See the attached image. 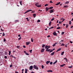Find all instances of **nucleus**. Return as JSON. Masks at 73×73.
I'll list each match as a JSON object with an SVG mask.
<instances>
[{
    "instance_id": "1",
    "label": "nucleus",
    "mask_w": 73,
    "mask_h": 73,
    "mask_svg": "<svg viewBox=\"0 0 73 73\" xmlns=\"http://www.w3.org/2000/svg\"><path fill=\"white\" fill-rule=\"evenodd\" d=\"M35 5L36 7H38V8L41 7V5H38V3H35Z\"/></svg>"
},
{
    "instance_id": "2",
    "label": "nucleus",
    "mask_w": 73,
    "mask_h": 73,
    "mask_svg": "<svg viewBox=\"0 0 73 73\" xmlns=\"http://www.w3.org/2000/svg\"><path fill=\"white\" fill-rule=\"evenodd\" d=\"M33 68L35 69H36L37 70H38V67L36 66V65H34Z\"/></svg>"
},
{
    "instance_id": "3",
    "label": "nucleus",
    "mask_w": 73,
    "mask_h": 73,
    "mask_svg": "<svg viewBox=\"0 0 73 73\" xmlns=\"http://www.w3.org/2000/svg\"><path fill=\"white\" fill-rule=\"evenodd\" d=\"M45 49H46L47 50H48L49 48H50V46H48V45H46L45 47Z\"/></svg>"
},
{
    "instance_id": "4",
    "label": "nucleus",
    "mask_w": 73,
    "mask_h": 73,
    "mask_svg": "<svg viewBox=\"0 0 73 73\" xmlns=\"http://www.w3.org/2000/svg\"><path fill=\"white\" fill-rule=\"evenodd\" d=\"M32 11V9L27 10V11H26L24 13V14H25V13H28V12H31V11Z\"/></svg>"
},
{
    "instance_id": "5",
    "label": "nucleus",
    "mask_w": 73,
    "mask_h": 73,
    "mask_svg": "<svg viewBox=\"0 0 73 73\" xmlns=\"http://www.w3.org/2000/svg\"><path fill=\"white\" fill-rule=\"evenodd\" d=\"M49 7H46V8L45 9L46 10V12H48V11L49 9Z\"/></svg>"
},
{
    "instance_id": "6",
    "label": "nucleus",
    "mask_w": 73,
    "mask_h": 73,
    "mask_svg": "<svg viewBox=\"0 0 73 73\" xmlns=\"http://www.w3.org/2000/svg\"><path fill=\"white\" fill-rule=\"evenodd\" d=\"M53 35L54 36H57V35H57V33H56L55 32H54L53 33Z\"/></svg>"
},
{
    "instance_id": "7",
    "label": "nucleus",
    "mask_w": 73,
    "mask_h": 73,
    "mask_svg": "<svg viewBox=\"0 0 73 73\" xmlns=\"http://www.w3.org/2000/svg\"><path fill=\"white\" fill-rule=\"evenodd\" d=\"M54 12V10L52 9H51L50 11V13H53Z\"/></svg>"
},
{
    "instance_id": "8",
    "label": "nucleus",
    "mask_w": 73,
    "mask_h": 73,
    "mask_svg": "<svg viewBox=\"0 0 73 73\" xmlns=\"http://www.w3.org/2000/svg\"><path fill=\"white\" fill-rule=\"evenodd\" d=\"M44 50H45V49L42 48L41 50V53H42V52H44Z\"/></svg>"
},
{
    "instance_id": "9",
    "label": "nucleus",
    "mask_w": 73,
    "mask_h": 73,
    "mask_svg": "<svg viewBox=\"0 0 73 73\" xmlns=\"http://www.w3.org/2000/svg\"><path fill=\"white\" fill-rule=\"evenodd\" d=\"M50 61H47L46 62V64H47V65H48L49 63H50Z\"/></svg>"
},
{
    "instance_id": "10",
    "label": "nucleus",
    "mask_w": 73,
    "mask_h": 73,
    "mask_svg": "<svg viewBox=\"0 0 73 73\" xmlns=\"http://www.w3.org/2000/svg\"><path fill=\"white\" fill-rule=\"evenodd\" d=\"M33 68V66H32L30 67L29 69V70H32Z\"/></svg>"
},
{
    "instance_id": "11",
    "label": "nucleus",
    "mask_w": 73,
    "mask_h": 73,
    "mask_svg": "<svg viewBox=\"0 0 73 73\" xmlns=\"http://www.w3.org/2000/svg\"><path fill=\"white\" fill-rule=\"evenodd\" d=\"M26 43L27 45H28L30 44V42H26Z\"/></svg>"
},
{
    "instance_id": "12",
    "label": "nucleus",
    "mask_w": 73,
    "mask_h": 73,
    "mask_svg": "<svg viewBox=\"0 0 73 73\" xmlns=\"http://www.w3.org/2000/svg\"><path fill=\"white\" fill-rule=\"evenodd\" d=\"M68 7H69L68 5H64V8H67Z\"/></svg>"
},
{
    "instance_id": "13",
    "label": "nucleus",
    "mask_w": 73,
    "mask_h": 73,
    "mask_svg": "<svg viewBox=\"0 0 73 73\" xmlns=\"http://www.w3.org/2000/svg\"><path fill=\"white\" fill-rule=\"evenodd\" d=\"M36 14H33V16L34 18H35V17H36Z\"/></svg>"
},
{
    "instance_id": "14",
    "label": "nucleus",
    "mask_w": 73,
    "mask_h": 73,
    "mask_svg": "<svg viewBox=\"0 0 73 73\" xmlns=\"http://www.w3.org/2000/svg\"><path fill=\"white\" fill-rule=\"evenodd\" d=\"M54 52H52L51 54L50 55L51 56H53V55H54Z\"/></svg>"
},
{
    "instance_id": "15",
    "label": "nucleus",
    "mask_w": 73,
    "mask_h": 73,
    "mask_svg": "<svg viewBox=\"0 0 73 73\" xmlns=\"http://www.w3.org/2000/svg\"><path fill=\"white\" fill-rule=\"evenodd\" d=\"M61 49V48H59L57 50L56 52H58V51H60V50Z\"/></svg>"
},
{
    "instance_id": "16",
    "label": "nucleus",
    "mask_w": 73,
    "mask_h": 73,
    "mask_svg": "<svg viewBox=\"0 0 73 73\" xmlns=\"http://www.w3.org/2000/svg\"><path fill=\"white\" fill-rule=\"evenodd\" d=\"M45 50L46 52H49V51H50V49H46Z\"/></svg>"
},
{
    "instance_id": "17",
    "label": "nucleus",
    "mask_w": 73,
    "mask_h": 73,
    "mask_svg": "<svg viewBox=\"0 0 73 73\" xmlns=\"http://www.w3.org/2000/svg\"><path fill=\"white\" fill-rule=\"evenodd\" d=\"M57 60H56L54 63H53V64L54 65L56 63H57Z\"/></svg>"
},
{
    "instance_id": "18",
    "label": "nucleus",
    "mask_w": 73,
    "mask_h": 73,
    "mask_svg": "<svg viewBox=\"0 0 73 73\" xmlns=\"http://www.w3.org/2000/svg\"><path fill=\"white\" fill-rule=\"evenodd\" d=\"M47 72H52L53 71L52 70H48L47 71Z\"/></svg>"
},
{
    "instance_id": "19",
    "label": "nucleus",
    "mask_w": 73,
    "mask_h": 73,
    "mask_svg": "<svg viewBox=\"0 0 73 73\" xmlns=\"http://www.w3.org/2000/svg\"><path fill=\"white\" fill-rule=\"evenodd\" d=\"M51 23H52V22L50 21L49 23V26H50L51 25Z\"/></svg>"
},
{
    "instance_id": "20",
    "label": "nucleus",
    "mask_w": 73,
    "mask_h": 73,
    "mask_svg": "<svg viewBox=\"0 0 73 73\" xmlns=\"http://www.w3.org/2000/svg\"><path fill=\"white\" fill-rule=\"evenodd\" d=\"M45 44H43L42 45V47L43 48H44V47H45Z\"/></svg>"
},
{
    "instance_id": "21",
    "label": "nucleus",
    "mask_w": 73,
    "mask_h": 73,
    "mask_svg": "<svg viewBox=\"0 0 73 73\" xmlns=\"http://www.w3.org/2000/svg\"><path fill=\"white\" fill-rule=\"evenodd\" d=\"M60 4V2H59L58 3H57L56 4V5H59V4Z\"/></svg>"
},
{
    "instance_id": "22",
    "label": "nucleus",
    "mask_w": 73,
    "mask_h": 73,
    "mask_svg": "<svg viewBox=\"0 0 73 73\" xmlns=\"http://www.w3.org/2000/svg\"><path fill=\"white\" fill-rule=\"evenodd\" d=\"M57 44V43H55V44H54L53 45H52V46L54 47V46H56V44Z\"/></svg>"
},
{
    "instance_id": "23",
    "label": "nucleus",
    "mask_w": 73,
    "mask_h": 73,
    "mask_svg": "<svg viewBox=\"0 0 73 73\" xmlns=\"http://www.w3.org/2000/svg\"><path fill=\"white\" fill-rule=\"evenodd\" d=\"M48 8L49 9H51L53 8V7H49V8Z\"/></svg>"
},
{
    "instance_id": "24",
    "label": "nucleus",
    "mask_w": 73,
    "mask_h": 73,
    "mask_svg": "<svg viewBox=\"0 0 73 73\" xmlns=\"http://www.w3.org/2000/svg\"><path fill=\"white\" fill-rule=\"evenodd\" d=\"M27 71H28V70L27 69H25V73H27Z\"/></svg>"
},
{
    "instance_id": "25",
    "label": "nucleus",
    "mask_w": 73,
    "mask_h": 73,
    "mask_svg": "<svg viewBox=\"0 0 73 73\" xmlns=\"http://www.w3.org/2000/svg\"><path fill=\"white\" fill-rule=\"evenodd\" d=\"M64 51L62 52L61 53V55H63V54H64Z\"/></svg>"
},
{
    "instance_id": "26",
    "label": "nucleus",
    "mask_w": 73,
    "mask_h": 73,
    "mask_svg": "<svg viewBox=\"0 0 73 73\" xmlns=\"http://www.w3.org/2000/svg\"><path fill=\"white\" fill-rule=\"evenodd\" d=\"M9 51V56H10L11 55V51Z\"/></svg>"
},
{
    "instance_id": "27",
    "label": "nucleus",
    "mask_w": 73,
    "mask_h": 73,
    "mask_svg": "<svg viewBox=\"0 0 73 73\" xmlns=\"http://www.w3.org/2000/svg\"><path fill=\"white\" fill-rule=\"evenodd\" d=\"M19 20H16L15 21V23H17V22H19Z\"/></svg>"
},
{
    "instance_id": "28",
    "label": "nucleus",
    "mask_w": 73,
    "mask_h": 73,
    "mask_svg": "<svg viewBox=\"0 0 73 73\" xmlns=\"http://www.w3.org/2000/svg\"><path fill=\"white\" fill-rule=\"evenodd\" d=\"M19 3H20V4L21 5H22V1H19Z\"/></svg>"
},
{
    "instance_id": "29",
    "label": "nucleus",
    "mask_w": 73,
    "mask_h": 73,
    "mask_svg": "<svg viewBox=\"0 0 73 73\" xmlns=\"http://www.w3.org/2000/svg\"><path fill=\"white\" fill-rule=\"evenodd\" d=\"M31 42H33V38H31Z\"/></svg>"
},
{
    "instance_id": "30",
    "label": "nucleus",
    "mask_w": 73,
    "mask_h": 73,
    "mask_svg": "<svg viewBox=\"0 0 73 73\" xmlns=\"http://www.w3.org/2000/svg\"><path fill=\"white\" fill-rule=\"evenodd\" d=\"M39 22H40V20L38 19L37 21V23H39Z\"/></svg>"
},
{
    "instance_id": "31",
    "label": "nucleus",
    "mask_w": 73,
    "mask_h": 73,
    "mask_svg": "<svg viewBox=\"0 0 73 73\" xmlns=\"http://www.w3.org/2000/svg\"><path fill=\"white\" fill-rule=\"evenodd\" d=\"M5 34L4 33H3V36H4Z\"/></svg>"
},
{
    "instance_id": "32",
    "label": "nucleus",
    "mask_w": 73,
    "mask_h": 73,
    "mask_svg": "<svg viewBox=\"0 0 73 73\" xmlns=\"http://www.w3.org/2000/svg\"><path fill=\"white\" fill-rule=\"evenodd\" d=\"M26 19L28 21H29V19L28 18H26Z\"/></svg>"
},
{
    "instance_id": "33",
    "label": "nucleus",
    "mask_w": 73,
    "mask_h": 73,
    "mask_svg": "<svg viewBox=\"0 0 73 73\" xmlns=\"http://www.w3.org/2000/svg\"><path fill=\"white\" fill-rule=\"evenodd\" d=\"M54 20V18H52L51 19V21H53V20Z\"/></svg>"
},
{
    "instance_id": "34",
    "label": "nucleus",
    "mask_w": 73,
    "mask_h": 73,
    "mask_svg": "<svg viewBox=\"0 0 73 73\" xmlns=\"http://www.w3.org/2000/svg\"><path fill=\"white\" fill-rule=\"evenodd\" d=\"M17 48H18V49H19V48H20V46H17Z\"/></svg>"
},
{
    "instance_id": "35",
    "label": "nucleus",
    "mask_w": 73,
    "mask_h": 73,
    "mask_svg": "<svg viewBox=\"0 0 73 73\" xmlns=\"http://www.w3.org/2000/svg\"><path fill=\"white\" fill-rule=\"evenodd\" d=\"M72 68V66H70L68 67V68Z\"/></svg>"
},
{
    "instance_id": "36",
    "label": "nucleus",
    "mask_w": 73,
    "mask_h": 73,
    "mask_svg": "<svg viewBox=\"0 0 73 73\" xmlns=\"http://www.w3.org/2000/svg\"><path fill=\"white\" fill-rule=\"evenodd\" d=\"M60 28H61V27H57L56 28V29H60Z\"/></svg>"
},
{
    "instance_id": "37",
    "label": "nucleus",
    "mask_w": 73,
    "mask_h": 73,
    "mask_svg": "<svg viewBox=\"0 0 73 73\" xmlns=\"http://www.w3.org/2000/svg\"><path fill=\"white\" fill-rule=\"evenodd\" d=\"M21 39V37H20L19 38H18V40H20Z\"/></svg>"
},
{
    "instance_id": "38",
    "label": "nucleus",
    "mask_w": 73,
    "mask_h": 73,
    "mask_svg": "<svg viewBox=\"0 0 73 73\" xmlns=\"http://www.w3.org/2000/svg\"><path fill=\"white\" fill-rule=\"evenodd\" d=\"M48 4H46L44 6L45 7H46V6H48Z\"/></svg>"
},
{
    "instance_id": "39",
    "label": "nucleus",
    "mask_w": 73,
    "mask_h": 73,
    "mask_svg": "<svg viewBox=\"0 0 73 73\" xmlns=\"http://www.w3.org/2000/svg\"><path fill=\"white\" fill-rule=\"evenodd\" d=\"M71 21H69V24H71Z\"/></svg>"
},
{
    "instance_id": "40",
    "label": "nucleus",
    "mask_w": 73,
    "mask_h": 73,
    "mask_svg": "<svg viewBox=\"0 0 73 73\" xmlns=\"http://www.w3.org/2000/svg\"><path fill=\"white\" fill-rule=\"evenodd\" d=\"M30 51V53H32V50H29V52Z\"/></svg>"
},
{
    "instance_id": "41",
    "label": "nucleus",
    "mask_w": 73,
    "mask_h": 73,
    "mask_svg": "<svg viewBox=\"0 0 73 73\" xmlns=\"http://www.w3.org/2000/svg\"><path fill=\"white\" fill-rule=\"evenodd\" d=\"M54 28V27H51L50 28H49V29H52V28Z\"/></svg>"
},
{
    "instance_id": "42",
    "label": "nucleus",
    "mask_w": 73,
    "mask_h": 73,
    "mask_svg": "<svg viewBox=\"0 0 73 73\" xmlns=\"http://www.w3.org/2000/svg\"><path fill=\"white\" fill-rule=\"evenodd\" d=\"M69 3V2H68L67 1L65 3L66 4H68V3Z\"/></svg>"
},
{
    "instance_id": "43",
    "label": "nucleus",
    "mask_w": 73,
    "mask_h": 73,
    "mask_svg": "<svg viewBox=\"0 0 73 73\" xmlns=\"http://www.w3.org/2000/svg\"><path fill=\"white\" fill-rule=\"evenodd\" d=\"M52 51H53V50H50L49 52L50 53H51V52H52Z\"/></svg>"
},
{
    "instance_id": "44",
    "label": "nucleus",
    "mask_w": 73,
    "mask_h": 73,
    "mask_svg": "<svg viewBox=\"0 0 73 73\" xmlns=\"http://www.w3.org/2000/svg\"><path fill=\"white\" fill-rule=\"evenodd\" d=\"M64 45L65 44H64V43H63L61 45V46H64Z\"/></svg>"
},
{
    "instance_id": "45",
    "label": "nucleus",
    "mask_w": 73,
    "mask_h": 73,
    "mask_svg": "<svg viewBox=\"0 0 73 73\" xmlns=\"http://www.w3.org/2000/svg\"><path fill=\"white\" fill-rule=\"evenodd\" d=\"M44 66L43 65H42V69H44Z\"/></svg>"
},
{
    "instance_id": "46",
    "label": "nucleus",
    "mask_w": 73,
    "mask_h": 73,
    "mask_svg": "<svg viewBox=\"0 0 73 73\" xmlns=\"http://www.w3.org/2000/svg\"><path fill=\"white\" fill-rule=\"evenodd\" d=\"M65 21V19H63L62 21H61V23H62V22H63V21Z\"/></svg>"
},
{
    "instance_id": "47",
    "label": "nucleus",
    "mask_w": 73,
    "mask_h": 73,
    "mask_svg": "<svg viewBox=\"0 0 73 73\" xmlns=\"http://www.w3.org/2000/svg\"><path fill=\"white\" fill-rule=\"evenodd\" d=\"M68 25L66 24V28H68Z\"/></svg>"
},
{
    "instance_id": "48",
    "label": "nucleus",
    "mask_w": 73,
    "mask_h": 73,
    "mask_svg": "<svg viewBox=\"0 0 73 73\" xmlns=\"http://www.w3.org/2000/svg\"><path fill=\"white\" fill-rule=\"evenodd\" d=\"M5 41H6V40L5 39V38H4V41H3L4 42H5Z\"/></svg>"
},
{
    "instance_id": "49",
    "label": "nucleus",
    "mask_w": 73,
    "mask_h": 73,
    "mask_svg": "<svg viewBox=\"0 0 73 73\" xmlns=\"http://www.w3.org/2000/svg\"><path fill=\"white\" fill-rule=\"evenodd\" d=\"M60 66H61V67H63V66H64V65H63V64L61 65H60Z\"/></svg>"
},
{
    "instance_id": "50",
    "label": "nucleus",
    "mask_w": 73,
    "mask_h": 73,
    "mask_svg": "<svg viewBox=\"0 0 73 73\" xmlns=\"http://www.w3.org/2000/svg\"><path fill=\"white\" fill-rule=\"evenodd\" d=\"M12 57H13V58H15V59H16V57L15 56H13V55H12Z\"/></svg>"
},
{
    "instance_id": "51",
    "label": "nucleus",
    "mask_w": 73,
    "mask_h": 73,
    "mask_svg": "<svg viewBox=\"0 0 73 73\" xmlns=\"http://www.w3.org/2000/svg\"><path fill=\"white\" fill-rule=\"evenodd\" d=\"M52 62H50V65H52Z\"/></svg>"
},
{
    "instance_id": "52",
    "label": "nucleus",
    "mask_w": 73,
    "mask_h": 73,
    "mask_svg": "<svg viewBox=\"0 0 73 73\" xmlns=\"http://www.w3.org/2000/svg\"><path fill=\"white\" fill-rule=\"evenodd\" d=\"M4 58H7V56H5L4 57Z\"/></svg>"
},
{
    "instance_id": "53",
    "label": "nucleus",
    "mask_w": 73,
    "mask_h": 73,
    "mask_svg": "<svg viewBox=\"0 0 73 73\" xmlns=\"http://www.w3.org/2000/svg\"><path fill=\"white\" fill-rule=\"evenodd\" d=\"M61 34L62 35H64V32H62Z\"/></svg>"
},
{
    "instance_id": "54",
    "label": "nucleus",
    "mask_w": 73,
    "mask_h": 73,
    "mask_svg": "<svg viewBox=\"0 0 73 73\" xmlns=\"http://www.w3.org/2000/svg\"><path fill=\"white\" fill-rule=\"evenodd\" d=\"M25 54H26V55H27L28 56H29V54H28V53H26Z\"/></svg>"
},
{
    "instance_id": "55",
    "label": "nucleus",
    "mask_w": 73,
    "mask_h": 73,
    "mask_svg": "<svg viewBox=\"0 0 73 73\" xmlns=\"http://www.w3.org/2000/svg\"><path fill=\"white\" fill-rule=\"evenodd\" d=\"M50 3H53V2L52 1H50Z\"/></svg>"
},
{
    "instance_id": "56",
    "label": "nucleus",
    "mask_w": 73,
    "mask_h": 73,
    "mask_svg": "<svg viewBox=\"0 0 73 73\" xmlns=\"http://www.w3.org/2000/svg\"><path fill=\"white\" fill-rule=\"evenodd\" d=\"M10 68H12V64L10 66Z\"/></svg>"
},
{
    "instance_id": "57",
    "label": "nucleus",
    "mask_w": 73,
    "mask_h": 73,
    "mask_svg": "<svg viewBox=\"0 0 73 73\" xmlns=\"http://www.w3.org/2000/svg\"><path fill=\"white\" fill-rule=\"evenodd\" d=\"M23 46V48H26V47L25 46Z\"/></svg>"
},
{
    "instance_id": "58",
    "label": "nucleus",
    "mask_w": 73,
    "mask_h": 73,
    "mask_svg": "<svg viewBox=\"0 0 73 73\" xmlns=\"http://www.w3.org/2000/svg\"><path fill=\"white\" fill-rule=\"evenodd\" d=\"M13 53H15V52H16V51L14 50L13 51Z\"/></svg>"
},
{
    "instance_id": "59",
    "label": "nucleus",
    "mask_w": 73,
    "mask_h": 73,
    "mask_svg": "<svg viewBox=\"0 0 73 73\" xmlns=\"http://www.w3.org/2000/svg\"><path fill=\"white\" fill-rule=\"evenodd\" d=\"M39 11H40V12H42V10H39Z\"/></svg>"
},
{
    "instance_id": "60",
    "label": "nucleus",
    "mask_w": 73,
    "mask_h": 73,
    "mask_svg": "<svg viewBox=\"0 0 73 73\" xmlns=\"http://www.w3.org/2000/svg\"><path fill=\"white\" fill-rule=\"evenodd\" d=\"M70 43L71 44H72V43H73V42H72L71 41H70Z\"/></svg>"
},
{
    "instance_id": "61",
    "label": "nucleus",
    "mask_w": 73,
    "mask_h": 73,
    "mask_svg": "<svg viewBox=\"0 0 73 73\" xmlns=\"http://www.w3.org/2000/svg\"><path fill=\"white\" fill-rule=\"evenodd\" d=\"M24 53L26 54L27 53V52L26 51H24Z\"/></svg>"
},
{
    "instance_id": "62",
    "label": "nucleus",
    "mask_w": 73,
    "mask_h": 73,
    "mask_svg": "<svg viewBox=\"0 0 73 73\" xmlns=\"http://www.w3.org/2000/svg\"><path fill=\"white\" fill-rule=\"evenodd\" d=\"M50 37V36L49 35L47 36V37Z\"/></svg>"
},
{
    "instance_id": "63",
    "label": "nucleus",
    "mask_w": 73,
    "mask_h": 73,
    "mask_svg": "<svg viewBox=\"0 0 73 73\" xmlns=\"http://www.w3.org/2000/svg\"><path fill=\"white\" fill-rule=\"evenodd\" d=\"M47 28H46V29H44V30H45V31H47Z\"/></svg>"
},
{
    "instance_id": "64",
    "label": "nucleus",
    "mask_w": 73,
    "mask_h": 73,
    "mask_svg": "<svg viewBox=\"0 0 73 73\" xmlns=\"http://www.w3.org/2000/svg\"><path fill=\"white\" fill-rule=\"evenodd\" d=\"M15 73H19V72H18L16 71Z\"/></svg>"
}]
</instances>
